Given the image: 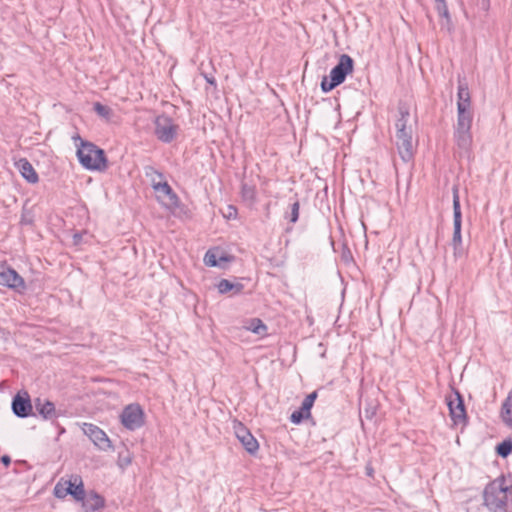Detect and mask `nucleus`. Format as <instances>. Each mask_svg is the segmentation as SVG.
Instances as JSON below:
<instances>
[{
  "mask_svg": "<svg viewBox=\"0 0 512 512\" xmlns=\"http://www.w3.org/2000/svg\"><path fill=\"white\" fill-rule=\"evenodd\" d=\"M512 495V484H506V476L501 474L488 482L482 492L483 506L489 512H510L509 497Z\"/></svg>",
  "mask_w": 512,
  "mask_h": 512,
  "instance_id": "f257e3e1",
  "label": "nucleus"
},
{
  "mask_svg": "<svg viewBox=\"0 0 512 512\" xmlns=\"http://www.w3.org/2000/svg\"><path fill=\"white\" fill-rule=\"evenodd\" d=\"M72 139L77 147L76 155L82 167L100 172L108 168V160L103 149L90 141L82 139L78 134L73 136Z\"/></svg>",
  "mask_w": 512,
  "mask_h": 512,
  "instance_id": "f03ea898",
  "label": "nucleus"
},
{
  "mask_svg": "<svg viewBox=\"0 0 512 512\" xmlns=\"http://www.w3.org/2000/svg\"><path fill=\"white\" fill-rule=\"evenodd\" d=\"M354 59L348 54H341L338 63L331 69L328 76L321 80L320 87L322 92L328 93L344 83L347 76L354 71Z\"/></svg>",
  "mask_w": 512,
  "mask_h": 512,
  "instance_id": "7ed1b4c3",
  "label": "nucleus"
},
{
  "mask_svg": "<svg viewBox=\"0 0 512 512\" xmlns=\"http://www.w3.org/2000/svg\"><path fill=\"white\" fill-rule=\"evenodd\" d=\"M453 196V235L451 246L453 248L454 258L461 259L467 256V248L462 240V211L459 197V188L457 185L452 187Z\"/></svg>",
  "mask_w": 512,
  "mask_h": 512,
  "instance_id": "20e7f679",
  "label": "nucleus"
},
{
  "mask_svg": "<svg viewBox=\"0 0 512 512\" xmlns=\"http://www.w3.org/2000/svg\"><path fill=\"white\" fill-rule=\"evenodd\" d=\"M473 118H457L454 126L453 138L460 150V155H469L472 147V127Z\"/></svg>",
  "mask_w": 512,
  "mask_h": 512,
  "instance_id": "39448f33",
  "label": "nucleus"
},
{
  "mask_svg": "<svg viewBox=\"0 0 512 512\" xmlns=\"http://www.w3.org/2000/svg\"><path fill=\"white\" fill-rule=\"evenodd\" d=\"M0 286L19 294H23L27 289L24 278L6 262L0 263Z\"/></svg>",
  "mask_w": 512,
  "mask_h": 512,
  "instance_id": "423d86ee",
  "label": "nucleus"
},
{
  "mask_svg": "<svg viewBox=\"0 0 512 512\" xmlns=\"http://www.w3.org/2000/svg\"><path fill=\"white\" fill-rule=\"evenodd\" d=\"M179 126L166 114L157 116L154 120V135L163 143H171L177 136Z\"/></svg>",
  "mask_w": 512,
  "mask_h": 512,
  "instance_id": "0eeeda50",
  "label": "nucleus"
},
{
  "mask_svg": "<svg viewBox=\"0 0 512 512\" xmlns=\"http://www.w3.org/2000/svg\"><path fill=\"white\" fill-rule=\"evenodd\" d=\"M121 424L128 430L134 431L145 423V414L138 403L127 405L120 414Z\"/></svg>",
  "mask_w": 512,
  "mask_h": 512,
  "instance_id": "6e6552de",
  "label": "nucleus"
},
{
  "mask_svg": "<svg viewBox=\"0 0 512 512\" xmlns=\"http://www.w3.org/2000/svg\"><path fill=\"white\" fill-rule=\"evenodd\" d=\"M452 390L455 395V399H452L451 397L446 398L451 420L455 425H466L468 423V416L464 397L457 389L453 388Z\"/></svg>",
  "mask_w": 512,
  "mask_h": 512,
  "instance_id": "1a4fd4ad",
  "label": "nucleus"
},
{
  "mask_svg": "<svg viewBox=\"0 0 512 512\" xmlns=\"http://www.w3.org/2000/svg\"><path fill=\"white\" fill-rule=\"evenodd\" d=\"M31 398L27 391L18 392L12 399L11 408L15 416L18 418H27L36 416L33 412Z\"/></svg>",
  "mask_w": 512,
  "mask_h": 512,
  "instance_id": "9d476101",
  "label": "nucleus"
},
{
  "mask_svg": "<svg viewBox=\"0 0 512 512\" xmlns=\"http://www.w3.org/2000/svg\"><path fill=\"white\" fill-rule=\"evenodd\" d=\"M234 432L246 452L250 455H255L259 450V443L249 429L243 423L235 421Z\"/></svg>",
  "mask_w": 512,
  "mask_h": 512,
  "instance_id": "9b49d317",
  "label": "nucleus"
},
{
  "mask_svg": "<svg viewBox=\"0 0 512 512\" xmlns=\"http://www.w3.org/2000/svg\"><path fill=\"white\" fill-rule=\"evenodd\" d=\"M82 430L86 436L101 450H108L112 448V444L107 434L99 428L97 425L92 423H84Z\"/></svg>",
  "mask_w": 512,
  "mask_h": 512,
  "instance_id": "f8f14e48",
  "label": "nucleus"
},
{
  "mask_svg": "<svg viewBox=\"0 0 512 512\" xmlns=\"http://www.w3.org/2000/svg\"><path fill=\"white\" fill-rule=\"evenodd\" d=\"M457 96V118H473L470 92L466 84L458 85Z\"/></svg>",
  "mask_w": 512,
  "mask_h": 512,
  "instance_id": "ddd939ff",
  "label": "nucleus"
},
{
  "mask_svg": "<svg viewBox=\"0 0 512 512\" xmlns=\"http://www.w3.org/2000/svg\"><path fill=\"white\" fill-rule=\"evenodd\" d=\"M33 408H35V414H38L44 420H54L59 416L55 404L47 399L35 398Z\"/></svg>",
  "mask_w": 512,
  "mask_h": 512,
  "instance_id": "4468645a",
  "label": "nucleus"
},
{
  "mask_svg": "<svg viewBox=\"0 0 512 512\" xmlns=\"http://www.w3.org/2000/svg\"><path fill=\"white\" fill-rule=\"evenodd\" d=\"M85 512H95L105 507V498L95 490L85 492V498L81 501Z\"/></svg>",
  "mask_w": 512,
  "mask_h": 512,
  "instance_id": "2eb2a0df",
  "label": "nucleus"
},
{
  "mask_svg": "<svg viewBox=\"0 0 512 512\" xmlns=\"http://www.w3.org/2000/svg\"><path fill=\"white\" fill-rule=\"evenodd\" d=\"M16 168L19 170L21 176L31 184L38 182L39 177L32 164L26 158H20L15 162Z\"/></svg>",
  "mask_w": 512,
  "mask_h": 512,
  "instance_id": "dca6fc26",
  "label": "nucleus"
},
{
  "mask_svg": "<svg viewBox=\"0 0 512 512\" xmlns=\"http://www.w3.org/2000/svg\"><path fill=\"white\" fill-rule=\"evenodd\" d=\"M396 146H397L399 156L403 160V162L408 163L413 160L415 150L413 147L412 136L410 138H405V139L396 141Z\"/></svg>",
  "mask_w": 512,
  "mask_h": 512,
  "instance_id": "f3484780",
  "label": "nucleus"
},
{
  "mask_svg": "<svg viewBox=\"0 0 512 512\" xmlns=\"http://www.w3.org/2000/svg\"><path fill=\"white\" fill-rule=\"evenodd\" d=\"M68 488V495H71L77 502H81L85 498V489L82 478L75 476L73 481L69 480L65 482Z\"/></svg>",
  "mask_w": 512,
  "mask_h": 512,
  "instance_id": "a211bd4d",
  "label": "nucleus"
},
{
  "mask_svg": "<svg viewBox=\"0 0 512 512\" xmlns=\"http://www.w3.org/2000/svg\"><path fill=\"white\" fill-rule=\"evenodd\" d=\"M152 187L155 191L166 195L170 201V204L173 207H179L180 199H179L178 195L174 192V190L171 188V186L168 184L167 181L157 182V183L155 181H153Z\"/></svg>",
  "mask_w": 512,
  "mask_h": 512,
  "instance_id": "6ab92c4d",
  "label": "nucleus"
},
{
  "mask_svg": "<svg viewBox=\"0 0 512 512\" xmlns=\"http://www.w3.org/2000/svg\"><path fill=\"white\" fill-rule=\"evenodd\" d=\"M220 294L231 293V295H239L244 289V285L240 282H232L228 279H221L217 284Z\"/></svg>",
  "mask_w": 512,
  "mask_h": 512,
  "instance_id": "aec40b11",
  "label": "nucleus"
},
{
  "mask_svg": "<svg viewBox=\"0 0 512 512\" xmlns=\"http://www.w3.org/2000/svg\"><path fill=\"white\" fill-rule=\"evenodd\" d=\"M231 260V256L226 254L218 255L217 252L213 250H208L204 255V264L208 267H221L222 262H229Z\"/></svg>",
  "mask_w": 512,
  "mask_h": 512,
  "instance_id": "412c9836",
  "label": "nucleus"
},
{
  "mask_svg": "<svg viewBox=\"0 0 512 512\" xmlns=\"http://www.w3.org/2000/svg\"><path fill=\"white\" fill-rule=\"evenodd\" d=\"M399 117L396 120L395 127L397 128H405L408 127L407 123L410 117V109L406 102L399 101L397 106Z\"/></svg>",
  "mask_w": 512,
  "mask_h": 512,
  "instance_id": "4be33fe9",
  "label": "nucleus"
},
{
  "mask_svg": "<svg viewBox=\"0 0 512 512\" xmlns=\"http://www.w3.org/2000/svg\"><path fill=\"white\" fill-rule=\"evenodd\" d=\"M502 421L509 427H512V391H510L501 407Z\"/></svg>",
  "mask_w": 512,
  "mask_h": 512,
  "instance_id": "5701e85b",
  "label": "nucleus"
},
{
  "mask_svg": "<svg viewBox=\"0 0 512 512\" xmlns=\"http://www.w3.org/2000/svg\"><path fill=\"white\" fill-rule=\"evenodd\" d=\"M300 202L295 199L294 202L288 205V209L284 212V219L290 224H295L299 220Z\"/></svg>",
  "mask_w": 512,
  "mask_h": 512,
  "instance_id": "b1692460",
  "label": "nucleus"
},
{
  "mask_svg": "<svg viewBox=\"0 0 512 512\" xmlns=\"http://www.w3.org/2000/svg\"><path fill=\"white\" fill-rule=\"evenodd\" d=\"M241 197L243 201L253 204L256 201V188L246 182L241 183Z\"/></svg>",
  "mask_w": 512,
  "mask_h": 512,
  "instance_id": "393cba45",
  "label": "nucleus"
},
{
  "mask_svg": "<svg viewBox=\"0 0 512 512\" xmlns=\"http://www.w3.org/2000/svg\"><path fill=\"white\" fill-rule=\"evenodd\" d=\"M247 330L257 334V335H266L267 334V326L266 324L259 318H252L248 322V326H246Z\"/></svg>",
  "mask_w": 512,
  "mask_h": 512,
  "instance_id": "a878e982",
  "label": "nucleus"
},
{
  "mask_svg": "<svg viewBox=\"0 0 512 512\" xmlns=\"http://www.w3.org/2000/svg\"><path fill=\"white\" fill-rule=\"evenodd\" d=\"M311 417V412L309 409L301 405L297 410L293 411L290 415V421L293 424H301L303 420L309 419Z\"/></svg>",
  "mask_w": 512,
  "mask_h": 512,
  "instance_id": "bb28decb",
  "label": "nucleus"
},
{
  "mask_svg": "<svg viewBox=\"0 0 512 512\" xmlns=\"http://www.w3.org/2000/svg\"><path fill=\"white\" fill-rule=\"evenodd\" d=\"M495 453L501 458H507L512 453V439L506 438L495 447Z\"/></svg>",
  "mask_w": 512,
  "mask_h": 512,
  "instance_id": "cd10ccee",
  "label": "nucleus"
},
{
  "mask_svg": "<svg viewBox=\"0 0 512 512\" xmlns=\"http://www.w3.org/2000/svg\"><path fill=\"white\" fill-rule=\"evenodd\" d=\"M93 110L98 116L107 120L110 119L113 113L112 109L109 106L104 105L100 102H95L93 104Z\"/></svg>",
  "mask_w": 512,
  "mask_h": 512,
  "instance_id": "c85d7f7f",
  "label": "nucleus"
},
{
  "mask_svg": "<svg viewBox=\"0 0 512 512\" xmlns=\"http://www.w3.org/2000/svg\"><path fill=\"white\" fill-rule=\"evenodd\" d=\"M69 491L67 485L58 482L53 490V494L58 499H64L68 495Z\"/></svg>",
  "mask_w": 512,
  "mask_h": 512,
  "instance_id": "c756f323",
  "label": "nucleus"
},
{
  "mask_svg": "<svg viewBox=\"0 0 512 512\" xmlns=\"http://www.w3.org/2000/svg\"><path fill=\"white\" fill-rule=\"evenodd\" d=\"M444 21H441L442 28H446L447 31L451 32L453 30V24L451 20V16L449 14V10L444 13L438 14Z\"/></svg>",
  "mask_w": 512,
  "mask_h": 512,
  "instance_id": "7c9ffc66",
  "label": "nucleus"
},
{
  "mask_svg": "<svg viewBox=\"0 0 512 512\" xmlns=\"http://www.w3.org/2000/svg\"><path fill=\"white\" fill-rule=\"evenodd\" d=\"M317 397H318V393H317V391H313V392H311L310 394H308V395L304 398V400H303V402H302V404H301V405H303L304 407H306L307 409H309V411L311 412V409H312V407H313V405H314V402H315V400L317 399Z\"/></svg>",
  "mask_w": 512,
  "mask_h": 512,
  "instance_id": "2f4dec72",
  "label": "nucleus"
},
{
  "mask_svg": "<svg viewBox=\"0 0 512 512\" xmlns=\"http://www.w3.org/2000/svg\"><path fill=\"white\" fill-rule=\"evenodd\" d=\"M411 136H412V128L411 127L396 129V141H399V140L405 139V138H410Z\"/></svg>",
  "mask_w": 512,
  "mask_h": 512,
  "instance_id": "473e14b6",
  "label": "nucleus"
},
{
  "mask_svg": "<svg viewBox=\"0 0 512 512\" xmlns=\"http://www.w3.org/2000/svg\"><path fill=\"white\" fill-rule=\"evenodd\" d=\"M222 214L226 219H235L237 217L238 211L235 206L228 205L224 210H222Z\"/></svg>",
  "mask_w": 512,
  "mask_h": 512,
  "instance_id": "72a5a7b5",
  "label": "nucleus"
},
{
  "mask_svg": "<svg viewBox=\"0 0 512 512\" xmlns=\"http://www.w3.org/2000/svg\"><path fill=\"white\" fill-rule=\"evenodd\" d=\"M145 174L147 177L151 176L152 174L157 175L160 179L164 178V175L162 172L155 169L153 166H146L145 167Z\"/></svg>",
  "mask_w": 512,
  "mask_h": 512,
  "instance_id": "f704fd0d",
  "label": "nucleus"
},
{
  "mask_svg": "<svg viewBox=\"0 0 512 512\" xmlns=\"http://www.w3.org/2000/svg\"><path fill=\"white\" fill-rule=\"evenodd\" d=\"M342 259L346 262L352 259L351 251L346 244H343Z\"/></svg>",
  "mask_w": 512,
  "mask_h": 512,
  "instance_id": "c9c22d12",
  "label": "nucleus"
},
{
  "mask_svg": "<svg viewBox=\"0 0 512 512\" xmlns=\"http://www.w3.org/2000/svg\"><path fill=\"white\" fill-rule=\"evenodd\" d=\"M436 10L438 14L446 12L448 10L447 3L443 2L436 4Z\"/></svg>",
  "mask_w": 512,
  "mask_h": 512,
  "instance_id": "e433bc0d",
  "label": "nucleus"
},
{
  "mask_svg": "<svg viewBox=\"0 0 512 512\" xmlns=\"http://www.w3.org/2000/svg\"><path fill=\"white\" fill-rule=\"evenodd\" d=\"M1 462L5 467H8L11 464V458L9 455H3L1 457Z\"/></svg>",
  "mask_w": 512,
  "mask_h": 512,
  "instance_id": "4c0bfd02",
  "label": "nucleus"
},
{
  "mask_svg": "<svg viewBox=\"0 0 512 512\" xmlns=\"http://www.w3.org/2000/svg\"><path fill=\"white\" fill-rule=\"evenodd\" d=\"M365 473L368 477H373L374 475V469L373 467L371 466V464H367L366 467H365Z\"/></svg>",
  "mask_w": 512,
  "mask_h": 512,
  "instance_id": "58836bf2",
  "label": "nucleus"
},
{
  "mask_svg": "<svg viewBox=\"0 0 512 512\" xmlns=\"http://www.w3.org/2000/svg\"><path fill=\"white\" fill-rule=\"evenodd\" d=\"M205 80L207 81V83L213 85V86H216V79L214 76L212 75H205Z\"/></svg>",
  "mask_w": 512,
  "mask_h": 512,
  "instance_id": "ea45409f",
  "label": "nucleus"
},
{
  "mask_svg": "<svg viewBox=\"0 0 512 512\" xmlns=\"http://www.w3.org/2000/svg\"><path fill=\"white\" fill-rule=\"evenodd\" d=\"M480 5L483 10H488L490 7V0H480Z\"/></svg>",
  "mask_w": 512,
  "mask_h": 512,
  "instance_id": "a19ab883",
  "label": "nucleus"
},
{
  "mask_svg": "<svg viewBox=\"0 0 512 512\" xmlns=\"http://www.w3.org/2000/svg\"><path fill=\"white\" fill-rule=\"evenodd\" d=\"M81 238H82V237H81V235H80V234H78V233H76V234L74 235V243H75V244H78V243L80 242Z\"/></svg>",
  "mask_w": 512,
  "mask_h": 512,
  "instance_id": "79ce46f5",
  "label": "nucleus"
},
{
  "mask_svg": "<svg viewBox=\"0 0 512 512\" xmlns=\"http://www.w3.org/2000/svg\"><path fill=\"white\" fill-rule=\"evenodd\" d=\"M292 229H293L292 227H287V228L285 229V231H286L287 233H289V232H291V231H292Z\"/></svg>",
  "mask_w": 512,
  "mask_h": 512,
  "instance_id": "37998d69",
  "label": "nucleus"
},
{
  "mask_svg": "<svg viewBox=\"0 0 512 512\" xmlns=\"http://www.w3.org/2000/svg\"><path fill=\"white\" fill-rule=\"evenodd\" d=\"M436 4L446 2L445 0H435Z\"/></svg>",
  "mask_w": 512,
  "mask_h": 512,
  "instance_id": "c03bdc74",
  "label": "nucleus"
},
{
  "mask_svg": "<svg viewBox=\"0 0 512 512\" xmlns=\"http://www.w3.org/2000/svg\"><path fill=\"white\" fill-rule=\"evenodd\" d=\"M510 391H512V389Z\"/></svg>",
  "mask_w": 512,
  "mask_h": 512,
  "instance_id": "a18cd8bd",
  "label": "nucleus"
},
{
  "mask_svg": "<svg viewBox=\"0 0 512 512\" xmlns=\"http://www.w3.org/2000/svg\"><path fill=\"white\" fill-rule=\"evenodd\" d=\"M510 391H512V389Z\"/></svg>",
  "mask_w": 512,
  "mask_h": 512,
  "instance_id": "49530a36",
  "label": "nucleus"
}]
</instances>
